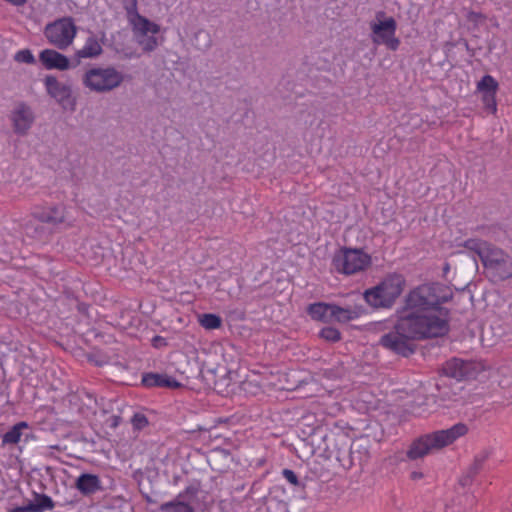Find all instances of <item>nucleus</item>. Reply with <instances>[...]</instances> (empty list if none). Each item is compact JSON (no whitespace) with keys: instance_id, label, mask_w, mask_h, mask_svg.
Returning <instances> with one entry per match:
<instances>
[{"instance_id":"nucleus-22","label":"nucleus","mask_w":512,"mask_h":512,"mask_svg":"<svg viewBox=\"0 0 512 512\" xmlns=\"http://www.w3.org/2000/svg\"><path fill=\"white\" fill-rule=\"evenodd\" d=\"M182 495L179 494L174 500L165 502L160 505L161 512H194L193 507L181 500Z\"/></svg>"},{"instance_id":"nucleus-16","label":"nucleus","mask_w":512,"mask_h":512,"mask_svg":"<svg viewBox=\"0 0 512 512\" xmlns=\"http://www.w3.org/2000/svg\"><path fill=\"white\" fill-rule=\"evenodd\" d=\"M102 44V39L91 34L87 37L84 45L75 52V56L78 59L97 58L103 52Z\"/></svg>"},{"instance_id":"nucleus-21","label":"nucleus","mask_w":512,"mask_h":512,"mask_svg":"<svg viewBox=\"0 0 512 512\" xmlns=\"http://www.w3.org/2000/svg\"><path fill=\"white\" fill-rule=\"evenodd\" d=\"M29 424L25 421H21L13 425L2 437V444H17L22 436V431L28 429Z\"/></svg>"},{"instance_id":"nucleus-7","label":"nucleus","mask_w":512,"mask_h":512,"mask_svg":"<svg viewBox=\"0 0 512 512\" xmlns=\"http://www.w3.org/2000/svg\"><path fill=\"white\" fill-rule=\"evenodd\" d=\"M43 33L49 44L59 50H65L73 44L77 26L72 17H62L48 23Z\"/></svg>"},{"instance_id":"nucleus-26","label":"nucleus","mask_w":512,"mask_h":512,"mask_svg":"<svg viewBox=\"0 0 512 512\" xmlns=\"http://www.w3.org/2000/svg\"><path fill=\"white\" fill-rule=\"evenodd\" d=\"M320 337L329 341V342H337L341 338V334L338 329L333 327H325L323 328L320 333Z\"/></svg>"},{"instance_id":"nucleus-28","label":"nucleus","mask_w":512,"mask_h":512,"mask_svg":"<svg viewBox=\"0 0 512 512\" xmlns=\"http://www.w3.org/2000/svg\"><path fill=\"white\" fill-rule=\"evenodd\" d=\"M283 477L293 486L299 485V480L294 471L290 469H284L282 471Z\"/></svg>"},{"instance_id":"nucleus-15","label":"nucleus","mask_w":512,"mask_h":512,"mask_svg":"<svg viewBox=\"0 0 512 512\" xmlns=\"http://www.w3.org/2000/svg\"><path fill=\"white\" fill-rule=\"evenodd\" d=\"M39 60L48 70L56 69L65 71L70 68L68 57L54 49L42 50L39 54Z\"/></svg>"},{"instance_id":"nucleus-30","label":"nucleus","mask_w":512,"mask_h":512,"mask_svg":"<svg viewBox=\"0 0 512 512\" xmlns=\"http://www.w3.org/2000/svg\"><path fill=\"white\" fill-rule=\"evenodd\" d=\"M423 477H424V474L421 471H412L410 474V478L413 481L421 480V479H423Z\"/></svg>"},{"instance_id":"nucleus-3","label":"nucleus","mask_w":512,"mask_h":512,"mask_svg":"<svg viewBox=\"0 0 512 512\" xmlns=\"http://www.w3.org/2000/svg\"><path fill=\"white\" fill-rule=\"evenodd\" d=\"M467 432L468 427L465 424L457 423L448 429L425 434L411 444L407 451V457L416 460L439 451L465 436Z\"/></svg>"},{"instance_id":"nucleus-17","label":"nucleus","mask_w":512,"mask_h":512,"mask_svg":"<svg viewBox=\"0 0 512 512\" xmlns=\"http://www.w3.org/2000/svg\"><path fill=\"white\" fill-rule=\"evenodd\" d=\"M100 487V479L94 474H81L76 481V488L84 495L93 494L98 491Z\"/></svg>"},{"instance_id":"nucleus-14","label":"nucleus","mask_w":512,"mask_h":512,"mask_svg":"<svg viewBox=\"0 0 512 512\" xmlns=\"http://www.w3.org/2000/svg\"><path fill=\"white\" fill-rule=\"evenodd\" d=\"M10 119L15 133L25 135L34 122V114L31 107L19 103L12 110Z\"/></svg>"},{"instance_id":"nucleus-2","label":"nucleus","mask_w":512,"mask_h":512,"mask_svg":"<svg viewBox=\"0 0 512 512\" xmlns=\"http://www.w3.org/2000/svg\"><path fill=\"white\" fill-rule=\"evenodd\" d=\"M463 246L480 257L489 276L494 281H503L512 277V257L502 249L480 239H468Z\"/></svg>"},{"instance_id":"nucleus-4","label":"nucleus","mask_w":512,"mask_h":512,"mask_svg":"<svg viewBox=\"0 0 512 512\" xmlns=\"http://www.w3.org/2000/svg\"><path fill=\"white\" fill-rule=\"evenodd\" d=\"M405 284L401 274L391 273L376 286L365 290L364 299L374 308H390L402 294Z\"/></svg>"},{"instance_id":"nucleus-29","label":"nucleus","mask_w":512,"mask_h":512,"mask_svg":"<svg viewBox=\"0 0 512 512\" xmlns=\"http://www.w3.org/2000/svg\"><path fill=\"white\" fill-rule=\"evenodd\" d=\"M467 19L468 21L473 22L475 24H480L484 19V16L481 13L469 12L467 14Z\"/></svg>"},{"instance_id":"nucleus-27","label":"nucleus","mask_w":512,"mask_h":512,"mask_svg":"<svg viewBox=\"0 0 512 512\" xmlns=\"http://www.w3.org/2000/svg\"><path fill=\"white\" fill-rule=\"evenodd\" d=\"M131 422L133 427L136 429H143L148 424L147 418L145 417V415L141 413L134 414V416L131 419Z\"/></svg>"},{"instance_id":"nucleus-25","label":"nucleus","mask_w":512,"mask_h":512,"mask_svg":"<svg viewBox=\"0 0 512 512\" xmlns=\"http://www.w3.org/2000/svg\"><path fill=\"white\" fill-rule=\"evenodd\" d=\"M14 60L19 63L34 64L36 59L29 49H22L15 53Z\"/></svg>"},{"instance_id":"nucleus-8","label":"nucleus","mask_w":512,"mask_h":512,"mask_svg":"<svg viewBox=\"0 0 512 512\" xmlns=\"http://www.w3.org/2000/svg\"><path fill=\"white\" fill-rule=\"evenodd\" d=\"M129 23L137 43L145 51H153L158 46L156 34L160 26L140 15L136 9L128 11Z\"/></svg>"},{"instance_id":"nucleus-23","label":"nucleus","mask_w":512,"mask_h":512,"mask_svg":"<svg viewBox=\"0 0 512 512\" xmlns=\"http://www.w3.org/2000/svg\"><path fill=\"white\" fill-rule=\"evenodd\" d=\"M143 383L146 386H158V387H177L179 383L167 376L158 374H149L143 378Z\"/></svg>"},{"instance_id":"nucleus-11","label":"nucleus","mask_w":512,"mask_h":512,"mask_svg":"<svg viewBox=\"0 0 512 512\" xmlns=\"http://www.w3.org/2000/svg\"><path fill=\"white\" fill-rule=\"evenodd\" d=\"M44 86L48 95L55 99L64 110H75L76 99L72 95L70 85L60 82L55 76L48 75L44 79Z\"/></svg>"},{"instance_id":"nucleus-24","label":"nucleus","mask_w":512,"mask_h":512,"mask_svg":"<svg viewBox=\"0 0 512 512\" xmlns=\"http://www.w3.org/2000/svg\"><path fill=\"white\" fill-rule=\"evenodd\" d=\"M198 323L206 330H215L222 326V319L214 313H204L198 316Z\"/></svg>"},{"instance_id":"nucleus-6","label":"nucleus","mask_w":512,"mask_h":512,"mask_svg":"<svg viewBox=\"0 0 512 512\" xmlns=\"http://www.w3.org/2000/svg\"><path fill=\"white\" fill-rule=\"evenodd\" d=\"M334 268L345 275H352L366 270L372 263L371 256L362 249L341 248L332 259Z\"/></svg>"},{"instance_id":"nucleus-10","label":"nucleus","mask_w":512,"mask_h":512,"mask_svg":"<svg viewBox=\"0 0 512 512\" xmlns=\"http://www.w3.org/2000/svg\"><path fill=\"white\" fill-rule=\"evenodd\" d=\"M485 370L481 361L452 358L444 364L443 373L457 381L476 379Z\"/></svg>"},{"instance_id":"nucleus-19","label":"nucleus","mask_w":512,"mask_h":512,"mask_svg":"<svg viewBox=\"0 0 512 512\" xmlns=\"http://www.w3.org/2000/svg\"><path fill=\"white\" fill-rule=\"evenodd\" d=\"M30 512H45L54 508L52 498L46 494L35 493L34 500L27 504Z\"/></svg>"},{"instance_id":"nucleus-31","label":"nucleus","mask_w":512,"mask_h":512,"mask_svg":"<svg viewBox=\"0 0 512 512\" xmlns=\"http://www.w3.org/2000/svg\"><path fill=\"white\" fill-rule=\"evenodd\" d=\"M9 512H30V511L28 510V506L25 505V506L13 508Z\"/></svg>"},{"instance_id":"nucleus-1","label":"nucleus","mask_w":512,"mask_h":512,"mask_svg":"<svg viewBox=\"0 0 512 512\" xmlns=\"http://www.w3.org/2000/svg\"><path fill=\"white\" fill-rule=\"evenodd\" d=\"M451 289L441 283L422 284L411 290L398 311L393 330L384 334L380 344L408 357L415 352V341L442 337L449 331L450 312L442 305L452 298Z\"/></svg>"},{"instance_id":"nucleus-20","label":"nucleus","mask_w":512,"mask_h":512,"mask_svg":"<svg viewBox=\"0 0 512 512\" xmlns=\"http://www.w3.org/2000/svg\"><path fill=\"white\" fill-rule=\"evenodd\" d=\"M359 315V311L355 308L333 305L332 322L336 321L340 323H346L357 319Z\"/></svg>"},{"instance_id":"nucleus-5","label":"nucleus","mask_w":512,"mask_h":512,"mask_svg":"<svg viewBox=\"0 0 512 512\" xmlns=\"http://www.w3.org/2000/svg\"><path fill=\"white\" fill-rule=\"evenodd\" d=\"M124 78V74L112 66H95L84 73L82 83L90 91L105 93L118 88Z\"/></svg>"},{"instance_id":"nucleus-18","label":"nucleus","mask_w":512,"mask_h":512,"mask_svg":"<svg viewBox=\"0 0 512 512\" xmlns=\"http://www.w3.org/2000/svg\"><path fill=\"white\" fill-rule=\"evenodd\" d=\"M333 304L314 303L308 307V313L312 319L321 322H332Z\"/></svg>"},{"instance_id":"nucleus-32","label":"nucleus","mask_w":512,"mask_h":512,"mask_svg":"<svg viewBox=\"0 0 512 512\" xmlns=\"http://www.w3.org/2000/svg\"><path fill=\"white\" fill-rule=\"evenodd\" d=\"M469 481H470V480H469V476H467V477H463V478H461V480H460V484H461L462 486H466V485H468Z\"/></svg>"},{"instance_id":"nucleus-13","label":"nucleus","mask_w":512,"mask_h":512,"mask_svg":"<svg viewBox=\"0 0 512 512\" xmlns=\"http://www.w3.org/2000/svg\"><path fill=\"white\" fill-rule=\"evenodd\" d=\"M498 87V82L488 74L484 75L476 85L477 91L482 94L484 107L492 114L497 112L496 93Z\"/></svg>"},{"instance_id":"nucleus-12","label":"nucleus","mask_w":512,"mask_h":512,"mask_svg":"<svg viewBox=\"0 0 512 512\" xmlns=\"http://www.w3.org/2000/svg\"><path fill=\"white\" fill-rule=\"evenodd\" d=\"M32 215L40 222L57 226L67 222V209L64 205L36 206Z\"/></svg>"},{"instance_id":"nucleus-9","label":"nucleus","mask_w":512,"mask_h":512,"mask_svg":"<svg viewBox=\"0 0 512 512\" xmlns=\"http://www.w3.org/2000/svg\"><path fill=\"white\" fill-rule=\"evenodd\" d=\"M371 40L375 45H385L388 49L396 51L400 40L396 36L397 22L393 17H385L383 11L376 14V19L370 23Z\"/></svg>"}]
</instances>
